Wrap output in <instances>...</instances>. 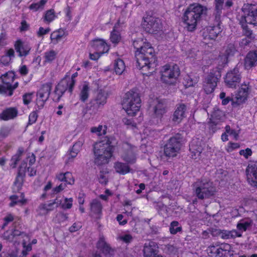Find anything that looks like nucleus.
I'll return each instance as SVG.
<instances>
[{
	"instance_id": "nucleus-44",
	"label": "nucleus",
	"mask_w": 257,
	"mask_h": 257,
	"mask_svg": "<svg viewBox=\"0 0 257 257\" xmlns=\"http://www.w3.org/2000/svg\"><path fill=\"white\" fill-rule=\"evenodd\" d=\"M164 250L166 253L172 255H176L178 253V248L173 244H168L165 245Z\"/></svg>"
},
{
	"instance_id": "nucleus-32",
	"label": "nucleus",
	"mask_w": 257,
	"mask_h": 257,
	"mask_svg": "<svg viewBox=\"0 0 257 257\" xmlns=\"http://www.w3.org/2000/svg\"><path fill=\"white\" fill-rule=\"evenodd\" d=\"M61 204V201L58 200L57 198L55 199L52 202L48 204H42L39 206V209L40 210H44L46 213L49 211L53 210L55 208H57Z\"/></svg>"
},
{
	"instance_id": "nucleus-12",
	"label": "nucleus",
	"mask_w": 257,
	"mask_h": 257,
	"mask_svg": "<svg viewBox=\"0 0 257 257\" xmlns=\"http://www.w3.org/2000/svg\"><path fill=\"white\" fill-rule=\"evenodd\" d=\"M232 248L231 245L226 243L217 245H211L207 248V252L212 256L222 257L229 253Z\"/></svg>"
},
{
	"instance_id": "nucleus-48",
	"label": "nucleus",
	"mask_w": 257,
	"mask_h": 257,
	"mask_svg": "<svg viewBox=\"0 0 257 257\" xmlns=\"http://www.w3.org/2000/svg\"><path fill=\"white\" fill-rule=\"evenodd\" d=\"M104 129L102 130L103 126L99 125L98 127H92L91 128V132L96 133L98 136H101L106 134V127L104 126Z\"/></svg>"
},
{
	"instance_id": "nucleus-53",
	"label": "nucleus",
	"mask_w": 257,
	"mask_h": 257,
	"mask_svg": "<svg viewBox=\"0 0 257 257\" xmlns=\"http://www.w3.org/2000/svg\"><path fill=\"white\" fill-rule=\"evenodd\" d=\"M73 199L72 198H65L64 202L61 205V208L64 209H70L72 206Z\"/></svg>"
},
{
	"instance_id": "nucleus-46",
	"label": "nucleus",
	"mask_w": 257,
	"mask_h": 257,
	"mask_svg": "<svg viewBox=\"0 0 257 257\" xmlns=\"http://www.w3.org/2000/svg\"><path fill=\"white\" fill-rule=\"evenodd\" d=\"M56 55L57 53L53 50L45 52L44 56L45 61L52 62L55 59Z\"/></svg>"
},
{
	"instance_id": "nucleus-13",
	"label": "nucleus",
	"mask_w": 257,
	"mask_h": 257,
	"mask_svg": "<svg viewBox=\"0 0 257 257\" xmlns=\"http://www.w3.org/2000/svg\"><path fill=\"white\" fill-rule=\"evenodd\" d=\"M51 88V83H46L43 84L38 91L36 104L39 109L43 107L45 102L49 98Z\"/></svg>"
},
{
	"instance_id": "nucleus-29",
	"label": "nucleus",
	"mask_w": 257,
	"mask_h": 257,
	"mask_svg": "<svg viewBox=\"0 0 257 257\" xmlns=\"http://www.w3.org/2000/svg\"><path fill=\"white\" fill-rule=\"evenodd\" d=\"M18 110L16 108L10 107L0 114V118L4 120L13 119L18 115Z\"/></svg>"
},
{
	"instance_id": "nucleus-39",
	"label": "nucleus",
	"mask_w": 257,
	"mask_h": 257,
	"mask_svg": "<svg viewBox=\"0 0 257 257\" xmlns=\"http://www.w3.org/2000/svg\"><path fill=\"white\" fill-rule=\"evenodd\" d=\"M252 221L250 220H241L237 224V228L241 231H245L247 229L251 228L252 226Z\"/></svg>"
},
{
	"instance_id": "nucleus-19",
	"label": "nucleus",
	"mask_w": 257,
	"mask_h": 257,
	"mask_svg": "<svg viewBox=\"0 0 257 257\" xmlns=\"http://www.w3.org/2000/svg\"><path fill=\"white\" fill-rule=\"evenodd\" d=\"M187 106L184 103H179L176 105L174 112L172 120L175 123H180L185 117Z\"/></svg>"
},
{
	"instance_id": "nucleus-5",
	"label": "nucleus",
	"mask_w": 257,
	"mask_h": 257,
	"mask_svg": "<svg viewBox=\"0 0 257 257\" xmlns=\"http://www.w3.org/2000/svg\"><path fill=\"white\" fill-rule=\"evenodd\" d=\"M193 190L199 199H205L213 196L215 188L212 183L205 179H198L193 185Z\"/></svg>"
},
{
	"instance_id": "nucleus-26",
	"label": "nucleus",
	"mask_w": 257,
	"mask_h": 257,
	"mask_svg": "<svg viewBox=\"0 0 257 257\" xmlns=\"http://www.w3.org/2000/svg\"><path fill=\"white\" fill-rule=\"evenodd\" d=\"M102 205L99 200L94 199L90 203L91 214L96 218H99L101 214Z\"/></svg>"
},
{
	"instance_id": "nucleus-56",
	"label": "nucleus",
	"mask_w": 257,
	"mask_h": 257,
	"mask_svg": "<svg viewBox=\"0 0 257 257\" xmlns=\"http://www.w3.org/2000/svg\"><path fill=\"white\" fill-rule=\"evenodd\" d=\"M56 218L59 222H62L67 220L68 216L66 214H65L63 212H59L56 215Z\"/></svg>"
},
{
	"instance_id": "nucleus-21",
	"label": "nucleus",
	"mask_w": 257,
	"mask_h": 257,
	"mask_svg": "<svg viewBox=\"0 0 257 257\" xmlns=\"http://www.w3.org/2000/svg\"><path fill=\"white\" fill-rule=\"evenodd\" d=\"M14 47L16 52L19 54V56L21 57L27 56L31 49L28 44L21 40H18L15 42Z\"/></svg>"
},
{
	"instance_id": "nucleus-58",
	"label": "nucleus",
	"mask_w": 257,
	"mask_h": 257,
	"mask_svg": "<svg viewBox=\"0 0 257 257\" xmlns=\"http://www.w3.org/2000/svg\"><path fill=\"white\" fill-rule=\"evenodd\" d=\"M63 37V35L60 33V31H56L52 33L51 35L52 40H56L57 42L60 40Z\"/></svg>"
},
{
	"instance_id": "nucleus-7",
	"label": "nucleus",
	"mask_w": 257,
	"mask_h": 257,
	"mask_svg": "<svg viewBox=\"0 0 257 257\" xmlns=\"http://www.w3.org/2000/svg\"><path fill=\"white\" fill-rule=\"evenodd\" d=\"M238 65L227 71L224 77V83L229 88H236L240 83L242 75Z\"/></svg>"
},
{
	"instance_id": "nucleus-61",
	"label": "nucleus",
	"mask_w": 257,
	"mask_h": 257,
	"mask_svg": "<svg viewBox=\"0 0 257 257\" xmlns=\"http://www.w3.org/2000/svg\"><path fill=\"white\" fill-rule=\"evenodd\" d=\"M5 223L3 225L2 228L4 229L7 226L8 223L14 220V217L11 214H8L7 216L4 218Z\"/></svg>"
},
{
	"instance_id": "nucleus-25",
	"label": "nucleus",
	"mask_w": 257,
	"mask_h": 257,
	"mask_svg": "<svg viewBox=\"0 0 257 257\" xmlns=\"http://www.w3.org/2000/svg\"><path fill=\"white\" fill-rule=\"evenodd\" d=\"M189 150L191 152V158L195 160L200 158L203 148L200 145L198 144L196 141L194 140L190 145Z\"/></svg>"
},
{
	"instance_id": "nucleus-57",
	"label": "nucleus",
	"mask_w": 257,
	"mask_h": 257,
	"mask_svg": "<svg viewBox=\"0 0 257 257\" xmlns=\"http://www.w3.org/2000/svg\"><path fill=\"white\" fill-rule=\"evenodd\" d=\"M98 180L100 183L102 184H106L108 180L106 175L103 172H100L98 175Z\"/></svg>"
},
{
	"instance_id": "nucleus-28",
	"label": "nucleus",
	"mask_w": 257,
	"mask_h": 257,
	"mask_svg": "<svg viewBox=\"0 0 257 257\" xmlns=\"http://www.w3.org/2000/svg\"><path fill=\"white\" fill-rule=\"evenodd\" d=\"M92 46L96 51L104 54L107 52L109 50V47L105 42L102 39H95L93 41Z\"/></svg>"
},
{
	"instance_id": "nucleus-15",
	"label": "nucleus",
	"mask_w": 257,
	"mask_h": 257,
	"mask_svg": "<svg viewBox=\"0 0 257 257\" xmlns=\"http://www.w3.org/2000/svg\"><path fill=\"white\" fill-rule=\"evenodd\" d=\"M247 180L252 187L257 188V163L249 164L246 169Z\"/></svg>"
},
{
	"instance_id": "nucleus-24",
	"label": "nucleus",
	"mask_w": 257,
	"mask_h": 257,
	"mask_svg": "<svg viewBox=\"0 0 257 257\" xmlns=\"http://www.w3.org/2000/svg\"><path fill=\"white\" fill-rule=\"evenodd\" d=\"M224 54L220 56L222 64H226L228 62V58L233 56L237 51L234 44L230 43L225 47Z\"/></svg>"
},
{
	"instance_id": "nucleus-11",
	"label": "nucleus",
	"mask_w": 257,
	"mask_h": 257,
	"mask_svg": "<svg viewBox=\"0 0 257 257\" xmlns=\"http://www.w3.org/2000/svg\"><path fill=\"white\" fill-rule=\"evenodd\" d=\"M243 15L241 22L244 21L245 23L257 25V5L246 4L242 8Z\"/></svg>"
},
{
	"instance_id": "nucleus-50",
	"label": "nucleus",
	"mask_w": 257,
	"mask_h": 257,
	"mask_svg": "<svg viewBox=\"0 0 257 257\" xmlns=\"http://www.w3.org/2000/svg\"><path fill=\"white\" fill-rule=\"evenodd\" d=\"M243 29V34L247 38L252 40H253L255 38L254 35L252 33V31L250 30L247 26H242Z\"/></svg>"
},
{
	"instance_id": "nucleus-35",
	"label": "nucleus",
	"mask_w": 257,
	"mask_h": 257,
	"mask_svg": "<svg viewBox=\"0 0 257 257\" xmlns=\"http://www.w3.org/2000/svg\"><path fill=\"white\" fill-rule=\"evenodd\" d=\"M120 22V20H118L117 23L115 24L113 30L110 34V39L112 43L114 44H117L121 40V36L119 32L116 31L119 27Z\"/></svg>"
},
{
	"instance_id": "nucleus-33",
	"label": "nucleus",
	"mask_w": 257,
	"mask_h": 257,
	"mask_svg": "<svg viewBox=\"0 0 257 257\" xmlns=\"http://www.w3.org/2000/svg\"><path fill=\"white\" fill-rule=\"evenodd\" d=\"M114 168L115 171L121 175H125L130 171V167L125 163L116 162L114 164Z\"/></svg>"
},
{
	"instance_id": "nucleus-8",
	"label": "nucleus",
	"mask_w": 257,
	"mask_h": 257,
	"mask_svg": "<svg viewBox=\"0 0 257 257\" xmlns=\"http://www.w3.org/2000/svg\"><path fill=\"white\" fill-rule=\"evenodd\" d=\"M162 80L168 84L175 82L180 75V70L177 65H165L161 71Z\"/></svg>"
},
{
	"instance_id": "nucleus-22",
	"label": "nucleus",
	"mask_w": 257,
	"mask_h": 257,
	"mask_svg": "<svg viewBox=\"0 0 257 257\" xmlns=\"http://www.w3.org/2000/svg\"><path fill=\"white\" fill-rule=\"evenodd\" d=\"M257 50L249 51L244 58V64L246 69H249L256 65Z\"/></svg>"
},
{
	"instance_id": "nucleus-31",
	"label": "nucleus",
	"mask_w": 257,
	"mask_h": 257,
	"mask_svg": "<svg viewBox=\"0 0 257 257\" xmlns=\"http://www.w3.org/2000/svg\"><path fill=\"white\" fill-rule=\"evenodd\" d=\"M207 30L208 31V38L212 40L215 39L222 31L220 24H216V26H209Z\"/></svg>"
},
{
	"instance_id": "nucleus-16",
	"label": "nucleus",
	"mask_w": 257,
	"mask_h": 257,
	"mask_svg": "<svg viewBox=\"0 0 257 257\" xmlns=\"http://www.w3.org/2000/svg\"><path fill=\"white\" fill-rule=\"evenodd\" d=\"M84 143L83 139H79L73 146L72 149L67 152L65 155V164H69L73 161V159L77 156L81 150Z\"/></svg>"
},
{
	"instance_id": "nucleus-62",
	"label": "nucleus",
	"mask_w": 257,
	"mask_h": 257,
	"mask_svg": "<svg viewBox=\"0 0 257 257\" xmlns=\"http://www.w3.org/2000/svg\"><path fill=\"white\" fill-rule=\"evenodd\" d=\"M239 89L248 94L250 90V87L249 85V83L244 82L241 85Z\"/></svg>"
},
{
	"instance_id": "nucleus-4",
	"label": "nucleus",
	"mask_w": 257,
	"mask_h": 257,
	"mask_svg": "<svg viewBox=\"0 0 257 257\" xmlns=\"http://www.w3.org/2000/svg\"><path fill=\"white\" fill-rule=\"evenodd\" d=\"M141 99L139 93L134 90L125 93L122 101V107L128 115L134 116L140 110Z\"/></svg>"
},
{
	"instance_id": "nucleus-37",
	"label": "nucleus",
	"mask_w": 257,
	"mask_h": 257,
	"mask_svg": "<svg viewBox=\"0 0 257 257\" xmlns=\"http://www.w3.org/2000/svg\"><path fill=\"white\" fill-rule=\"evenodd\" d=\"M125 66L124 62L120 59H117L115 61L114 70L116 74H121L125 70Z\"/></svg>"
},
{
	"instance_id": "nucleus-60",
	"label": "nucleus",
	"mask_w": 257,
	"mask_h": 257,
	"mask_svg": "<svg viewBox=\"0 0 257 257\" xmlns=\"http://www.w3.org/2000/svg\"><path fill=\"white\" fill-rule=\"evenodd\" d=\"M210 233L214 237L220 236L221 238L222 230L216 228H211L209 230Z\"/></svg>"
},
{
	"instance_id": "nucleus-17",
	"label": "nucleus",
	"mask_w": 257,
	"mask_h": 257,
	"mask_svg": "<svg viewBox=\"0 0 257 257\" xmlns=\"http://www.w3.org/2000/svg\"><path fill=\"white\" fill-rule=\"evenodd\" d=\"M3 85H0V94H7L8 89H11V84L14 80V74L6 73L1 76Z\"/></svg>"
},
{
	"instance_id": "nucleus-43",
	"label": "nucleus",
	"mask_w": 257,
	"mask_h": 257,
	"mask_svg": "<svg viewBox=\"0 0 257 257\" xmlns=\"http://www.w3.org/2000/svg\"><path fill=\"white\" fill-rule=\"evenodd\" d=\"M182 227L177 221H173L171 223L170 226V232L172 234H176L178 232L182 231Z\"/></svg>"
},
{
	"instance_id": "nucleus-10",
	"label": "nucleus",
	"mask_w": 257,
	"mask_h": 257,
	"mask_svg": "<svg viewBox=\"0 0 257 257\" xmlns=\"http://www.w3.org/2000/svg\"><path fill=\"white\" fill-rule=\"evenodd\" d=\"M221 77V73L218 69L212 70L207 75L204 82L203 88L206 94L212 93Z\"/></svg>"
},
{
	"instance_id": "nucleus-41",
	"label": "nucleus",
	"mask_w": 257,
	"mask_h": 257,
	"mask_svg": "<svg viewBox=\"0 0 257 257\" xmlns=\"http://www.w3.org/2000/svg\"><path fill=\"white\" fill-rule=\"evenodd\" d=\"M248 94L246 92H243L239 89L235 97V101H233V103L237 104L238 105L245 102L248 97Z\"/></svg>"
},
{
	"instance_id": "nucleus-45",
	"label": "nucleus",
	"mask_w": 257,
	"mask_h": 257,
	"mask_svg": "<svg viewBox=\"0 0 257 257\" xmlns=\"http://www.w3.org/2000/svg\"><path fill=\"white\" fill-rule=\"evenodd\" d=\"M223 112L221 111L220 110L217 109L215 110L211 116H212V119L211 122L213 123H214L215 124H216L217 122L216 121L217 120H221L222 117H223Z\"/></svg>"
},
{
	"instance_id": "nucleus-64",
	"label": "nucleus",
	"mask_w": 257,
	"mask_h": 257,
	"mask_svg": "<svg viewBox=\"0 0 257 257\" xmlns=\"http://www.w3.org/2000/svg\"><path fill=\"white\" fill-rule=\"evenodd\" d=\"M120 239L125 243H130L132 241L133 237L129 234H126L120 236Z\"/></svg>"
},
{
	"instance_id": "nucleus-18",
	"label": "nucleus",
	"mask_w": 257,
	"mask_h": 257,
	"mask_svg": "<svg viewBox=\"0 0 257 257\" xmlns=\"http://www.w3.org/2000/svg\"><path fill=\"white\" fill-rule=\"evenodd\" d=\"M107 92L103 89H98L95 98L92 100L93 106L99 108L106 103Z\"/></svg>"
},
{
	"instance_id": "nucleus-14",
	"label": "nucleus",
	"mask_w": 257,
	"mask_h": 257,
	"mask_svg": "<svg viewBox=\"0 0 257 257\" xmlns=\"http://www.w3.org/2000/svg\"><path fill=\"white\" fill-rule=\"evenodd\" d=\"M71 82L68 79L67 76H66L56 86L54 93L56 98L55 100L57 101H59L61 96L63 95L65 92L68 90V91L72 93L73 89L70 90Z\"/></svg>"
},
{
	"instance_id": "nucleus-47",
	"label": "nucleus",
	"mask_w": 257,
	"mask_h": 257,
	"mask_svg": "<svg viewBox=\"0 0 257 257\" xmlns=\"http://www.w3.org/2000/svg\"><path fill=\"white\" fill-rule=\"evenodd\" d=\"M55 17L56 16L54 10L53 9H51L46 12L44 16V20L50 23L54 19Z\"/></svg>"
},
{
	"instance_id": "nucleus-30",
	"label": "nucleus",
	"mask_w": 257,
	"mask_h": 257,
	"mask_svg": "<svg viewBox=\"0 0 257 257\" xmlns=\"http://www.w3.org/2000/svg\"><path fill=\"white\" fill-rule=\"evenodd\" d=\"M156 251L155 242H149L145 243L143 249L144 257H151L156 254Z\"/></svg>"
},
{
	"instance_id": "nucleus-23",
	"label": "nucleus",
	"mask_w": 257,
	"mask_h": 257,
	"mask_svg": "<svg viewBox=\"0 0 257 257\" xmlns=\"http://www.w3.org/2000/svg\"><path fill=\"white\" fill-rule=\"evenodd\" d=\"M97 247L106 257H112L114 254V250L107 244L103 237H101L97 244Z\"/></svg>"
},
{
	"instance_id": "nucleus-1",
	"label": "nucleus",
	"mask_w": 257,
	"mask_h": 257,
	"mask_svg": "<svg viewBox=\"0 0 257 257\" xmlns=\"http://www.w3.org/2000/svg\"><path fill=\"white\" fill-rule=\"evenodd\" d=\"M133 46L136 51L137 67L142 70L143 75H150L154 71L157 61L154 48L149 43L142 40L135 41Z\"/></svg>"
},
{
	"instance_id": "nucleus-51",
	"label": "nucleus",
	"mask_w": 257,
	"mask_h": 257,
	"mask_svg": "<svg viewBox=\"0 0 257 257\" xmlns=\"http://www.w3.org/2000/svg\"><path fill=\"white\" fill-rule=\"evenodd\" d=\"M47 0H41L40 2L37 3H34L31 4L29 6L30 10H33L34 11H37L39 9L42 8L46 3Z\"/></svg>"
},
{
	"instance_id": "nucleus-63",
	"label": "nucleus",
	"mask_w": 257,
	"mask_h": 257,
	"mask_svg": "<svg viewBox=\"0 0 257 257\" xmlns=\"http://www.w3.org/2000/svg\"><path fill=\"white\" fill-rule=\"evenodd\" d=\"M50 31V29L49 28L44 29L43 27H40L39 31L37 32V36L39 37H42L44 35L48 34Z\"/></svg>"
},
{
	"instance_id": "nucleus-59",
	"label": "nucleus",
	"mask_w": 257,
	"mask_h": 257,
	"mask_svg": "<svg viewBox=\"0 0 257 257\" xmlns=\"http://www.w3.org/2000/svg\"><path fill=\"white\" fill-rule=\"evenodd\" d=\"M33 94V93H29L25 94L23 95V98L24 103L25 104L27 105L30 103V102L31 101V100L32 99Z\"/></svg>"
},
{
	"instance_id": "nucleus-6",
	"label": "nucleus",
	"mask_w": 257,
	"mask_h": 257,
	"mask_svg": "<svg viewBox=\"0 0 257 257\" xmlns=\"http://www.w3.org/2000/svg\"><path fill=\"white\" fill-rule=\"evenodd\" d=\"M182 140V138L179 134L170 138L164 146L165 155L168 157H176L181 149Z\"/></svg>"
},
{
	"instance_id": "nucleus-3",
	"label": "nucleus",
	"mask_w": 257,
	"mask_h": 257,
	"mask_svg": "<svg viewBox=\"0 0 257 257\" xmlns=\"http://www.w3.org/2000/svg\"><path fill=\"white\" fill-rule=\"evenodd\" d=\"M207 8L198 3L190 5L185 11L182 17L183 22L186 25L188 31H193L203 16L206 15Z\"/></svg>"
},
{
	"instance_id": "nucleus-40",
	"label": "nucleus",
	"mask_w": 257,
	"mask_h": 257,
	"mask_svg": "<svg viewBox=\"0 0 257 257\" xmlns=\"http://www.w3.org/2000/svg\"><path fill=\"white\" fill-rule=\"evenodd\" d=\"M25 174H24V171H18L17 176L14 182V185L17 187V190H20L23 185L24 178Z\"/></svg>"
},
{
	"instance_id": "nucleus-54",
	"label": "nucleus",
	"mask_w": 257,
	"mask_h": 257,
	"mask_svg": "<svg viewBox=\"0 0 257 257\" xmlns=\"http://www.w3.org/2000/svg\"><path fill=\"white\" fill-rule=\"evenodd\" d=\"M65 182H66V184H70L72 185L74 183V179L72 176V175L71 173L69 172H67L65 173Z\"/></svg>"
},
{
	"instance_id": "nucleus-36",
	"label": "nucleus",
	"mask_w": 257,
	"mask_h": 257,
	"mask_svg": "<svg viewBox=\"0 0 257 257\" xmlns=\"http://www.w3.org/2000/svg\"><path fill=\"white\" fill-rule=\"evenodd\" d=\"M241 233L235 229L231 230H222L221 238L223 239H234L236 237H240Z\"/></svg>"
},
{
	"instance_id": "nucleus-38",
	"label": "nucleus",
	"mask_w": 257,
	"mask_h": 257,
	"mask_svg": "<svg viewBox=\"0 0 257 257\" xmlns=\"http://www.w3.org/2000/svg\"><path fill=\"white\" fill-rule=\"evenodd\" d=\"M24 152L23 148H19L17 152L11 158V166L13 168H15L17 166L18 162L21 160V156Z\"/></svg>"
},
{
	"instance_id": "nucleus-49",
	"label": "nucleus",
	"mask_w": 257,
	"mask_h": 257,
	"mask_svg": "<svg viewBox=\"0 0 257 257\" xmlns=\"http://www.w3.org/2000/svg\"><path fill=\"white\" fill-rule=\"evenodd\" d=\"M185 85L186 87H191L194 86L196 84L198 81V78L196 77L193 79L190 76H187L185 79Z\"/></svg>"
},
{
	"instance_id": "nucleus-55",
	"label": "nucleus",
	"mask_w": 257,
	"mask_h": 257,
	"mask_svg": "<svg viewBox=\"0 0 257 257\" xmlns=\"http://www.w3.org/2000/svg\"><path fill=\"white\" fill-rule=\"evenodd\" d=\"M37 118H38V114H37L36 111H33L32 112H31L29 115V122H28V124L31 125V124L34 123L36 121Z\"/></svg>"
},
{
	"instance_id": "nucleus-9",
	"label": "nucleus",
	"mask_w": 257,
	"mask_h": 257,
	"mask_svg": "<svg viewBox=\"0 0 257 257\" xmlns=\"http://www.w3.org/2000/svg\"><path fill=\"white\" fill-rule=\"evenodd\" d=\"M144 19L143 26L146 32L156 34L162 31V22L159 18L148 15Z\"/></svg>"
},
{
	"instance_id": "nucleus-34",
	"label": "nucleus",
	"mask_w": 257,
	"mask_h": 257,
	"mask_svg": "<svg viewBox=\"0 0 257 257\" xmlns=\"http://www.w3.org/2000/svg\"><path fill=\"white\" fill-rule=\"evenodd\" d=\"M89 87L88 84L84 82L80 87V93L79 94V99L83 102H85L88 98L89 95Z\"/></svg>"
},
{
	"instance_id": "nucleus-52",
	"label": "nucleus",
	"mask_w": 257,
	"mask_h": 257,
	"mask_svg": "<svg viewBox=\"0 0 257 257\" xmlns=\"http://www.w3.org/2000/svg\"><path fill=\"white\" fill-rule=\"evenodd\" d=\"M222 7H215V21L217 24H220V17L222 14Z\"/></svg>"
},
{
	"instance_id": "nucleus-20",
	"label": "nucleus",
	"mask_w": 257,
	"mask_h": 257,
	"mask_svg": "<svg viewBox=\"0 0 257 257\" xmlns=\"http://www.w3.org/2000/svg\"><path fill=\"white\" fill-rule=\"evenodd\" d=\"M127 150L121 155L122 159L127 164H133L136 161V147H131L126 144Z\"/></svg>"
},
{
	"instance_id": "nucleus-27",
	"label": "nucleus",
	"mask_w": 257,
	"mask_h": 257,
	"mask_svg": "<svg viewBox=\"0 0 257 257\" xmlns=\"http://www.w3.org/2000/svg\"><path fill=\"white\" fill-rule=\"evenodd\" d=\"M154 114L157 117H161L166 112V104L162 100H157V104L154 107Z\"/></svg>"
},
{
	"instance_id": "nucleus-2",
	"label": "nucleus",
	"mask_w": 257,
	"mask_h": 257,
	"mask_svg": "<svg viewBox=\"0 0 257 257\" xmlns=\"http://www.w3.org/2000/svg\"><path fill=\"white\" fill-rule=\"evenodd\" d=\"M116 144L113 137H105L101 141L96 143L93 146L95 164L101 166L107 164L112 156Z\"/></svg>"
},
{
	"instance_id": "nucleus-42",
	"label": "nucleus",
	"mask_w": 257,
	"mask_h": 257,
	"mask_svg": "<svg viewBox=\"0 0 257 257\" xmlns=\"http://www.w3.org/2000/svg\"><path fill=\"white\" fill-rule=\"evenodd\" d=\"M24 195L23 194H21V199H19V196L17 195H12L10 196V198L12 200V202L10 203V206L13 207L17 204H21V205L25 204L26 200L24 199Z\"/></svg>"
}]
</instances>
